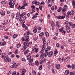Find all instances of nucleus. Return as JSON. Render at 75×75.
I'll use <instances>...</instances> for the list:
<instances>
[{"label": "nucleus", "instance_id": "f257e3e1", "mask_svg": "<svg viewBox=\"0 0 75 75\" xmlns=\"http://www.w3.org/2000/svg\"><path fill=\"white\" fill-rule=\"evenodd\" d=\"M10 2L9 3V5L10 8H14V5L15 4L14 1L12 0H10Z\"/></svg>", "mask_w": 75, "mask_h": 75}, {"label": "nucleus", "instance_id": "f03ea898", "mask_svg": "<svg viewBox=\"0 0 75 75\" xmlns=\"http://www.w3.org/2000/svg\"><path fill=\"white\" fill-rule=\"evenodd\" d=\"M23 45L24 46H23V47L24 49H26L27 48V47H29V43H27V42H25L23 43Z\"/></svg>", "mask_w": 75, "mask_h": 75}, {"label": "nucleus", "instance_id": "7ed1b4c3", "mask_svg": "<svg viewBox=\"0 0 75 75\" xmlns=\"http://www.w3.org/2000/svg\"><path fill=\"white\" fill-rule=\"evenodd\" d=\"M4 60L7 62L8 61L9 62H11V59H8V56H6L4 58Z\"/></svg>", "mask_w": 75, "mask_h": 75}, {"label": "nucleus", "instance_id": "20e7f679", "mask_svg": "<svg viewBox=\"0 0 75 75\" xmlns=\"http://www.w3.org/2000/svg\"><path fill=\"white\" fill-rule=\"evenodd\" d=\"M66 29L67 31V33H69L70 32V27L68 25H66Z\"/></svg>", "mask_w": 75, "mask_h": 75}, {"label": "nucleus", "instance_id": "39448f33", "mask_svg": "<svg viewBox=\"0 0 75 75\" xmlns=\"http://www.w3.org/2000/svg\"><path fill=\"white\" fill-rule=\"evenodd\" d=\"M32 4H36V5H40V3L39 2H37V1H34L32 2Z\"/></svg>", "mask_w": 75, "mask_h": 75}, {"label": "nucleus", "instance_id": "423d86ee", "mask_svg": "<svg viewBox=\"0 0 75 75\" xmlns=\"http://www.w3.org/2000/svg\"><path fill=\"white\" fill-rule=\"evenodd\" d=\"M52 55H53V52L52 51L50 52L48 54L49 57H52Z\"/></svg>", "mask_w": 75, "mask_h": 75}, {"label": "nucleus", "instance_id": "0eeeda50", "mask_svg": "<svg viewBox=\"0 0 75 75\" xmlns=\"http://www.w3.org/2000/svg\"><path fill=\"white\" fill-rule=\"evenodd\" d=\"M25 13L24 12L22 14L20 15L19 18H23V16H24V15H25Z\"/></svg>", "mask_w": 75, "mask_h": 75}, {"label": "nucleus", "instance_id": "6e6552de", "mask_svg": "<svg viewBox=\"0 0 75 75\" xmlns=\"http://www.w3.org/2000/svg\"><path fill=\"white\" fill-rule=\"evenodd\" d=\"M1 16H4L5 15V12L3 11H1Z\"/></svg>", "mask_w": 75, "mask_h": 75}, {"label": "nucleus", "instance_id": "1a4fd4ad", "mask_svg": "<svg viewBox=\"0 0 75 75\" xmlns=\"http://www.w3.org/2000/svg\"><path fill=\"white\" fill-rule=\"evenodd\" d=\"M38 14V13H36V14L32 17L33 19H34V18H36L37 17Z\"/></svg>", "mask_w": 75, "mask_h": 75}, {"label": "nucleus", "instance_id": "9d476101", "mask_svg": "<svg viewBox=\"0 0 75 75\" xmlns=\"http://www.w3.org/2000/svg\"><path fill=\"white\" fill-rule=\"evenodd\" d=\"M18 36V34H14L13 35L12 37L13 39L16 38Z\"/></svg>", "mask_w": 75, "mask_h": 75}, {"label": "nucleus", "instance_id": "9b49d317", "mask_svg": "<svg viewBox=\"0 0 75 75\" xmlns=\"http://www.w3.org/2000/svg\"><path fill=\"white\" fill-rule=\"evenodd\" d=\"M27 60H30L31 58V57L30 55H28L27 56Z\"/></svg>", "mask_w": 75, "mask_h": 75}, {"label": "nucleus", "instance_id": "f8f14e48", "mask_svg": "<svg viewBox=\"0 0 75 75\" xmlns=\"http://www.w3.org/2000/svg\"><path fill=\"white\" fill-rule=\"evenodd\" d=\"M44 58V54H41L40 55V58L41 59H42Z\"/></svg>", "mask_w": 75, "mask_h": 75}, {"label": "nucleus", "instance_id": "ddd939ff", "mask_svg": "<svg viewBox=\"0 0 75 75\" xmlns=\"http://www.w3.org/2000/svg\"><path fill=\"white\" fill-rule=\"evenodd\" d=\"M69 70H67L64 73V74L65 75H68L69 74Z\"/></svg>", "mask_w": 75, "mask_h": 75}, {"label": "nucleus", "instance_id": "4468645a", "mask_svg": "<svg viewBox=\"0 0 75 75\" xmlns=\"http://www.w3.org/2000/svg\"><path fill=\"white\" fill-rule=\"evenodd\" d=\"M58 54V51L57 50H55L54 52V55L55 56L57 55V54Z\"/></svg>", "mask_w": 75, "mask_h": 75}, {"label": "nucleus", "instance_id": "2eb2a0df", "mask_svg": "<svg viewBox=\"0 0 75 75\" xmlns=\"http://www.w3.org/2000/svg\"><path fill=\"white\" fill-rule=\"evenodd\" d=\"M60 64H57L56 66V68L57 69H59L60 68Z\"/></svg>", "mask_w": 75, "mask_h": 75}, {"label": "nucleus", "instance_id": "dca6fc26", "mask_svg": "<svg viewBox=\"0 0 75 75\" xmlns=\"http://www.w3.org/2000/svg\"><path fill=\"white\" fill-rule=\"evenodd\" d=\"M45 36L47 37H49V34L47 32H45Z\"/></svg>", "mask_w": 75, "mask_h": 75}, {"label": "nucleus", "instance_id": "f3484780", "mask_svg": "<svg viewBox=\"0 0 75 75\" xmlns=\"http://www.w3.org/2000/svg\"><path fill=\"white\" fill-rule=\"evenodd\" d=\"M74 14V11H71L70 12V15L72 16V15H73Z\"/></svg>", "mask_w": 75, "mask_h": 75}, {"label": "nucleus", "instance_id": "a211bd4d", "mask_svg": "<svg viewBox=\"0 0 75 75\" xmlns=\"http://www.w3.org/2000/svg\"><path fill=\"white\" fill-rule=\"evenodd\" d=\"M29 36H27L26 38L25 39V40L26 42H28L29 41Z\"/></svg>", "mask_w": 75, "mask_h": 75}, {"label": "nucleus", "instance_id": "6ab92c4d", "mask_svg": "<svg viewBox=\"0 0 75 75\" xmlns=\"http://www.w3.org/2000/svg\"><path fill=\"white\" fill-rule=\"evenodd\" d=\"M35 63L36 65H37V66H38V65H39V63H38V61H36L35 62Z\"/></svg>", "mask_w": 75, "mask_h": 75}, {"label": "nucleus", "instance_id": "aec40b11", "mask_svg": "<svg viewBox=\"0 0 75 75\" xmlns=\"http://www.w3.org/2000/svg\"><path fill=\"white\" fill-rule=\"evenodd\" d=\"M28 51H29V50H26L25 51V52H24V54L25 55H26V54H27V53L28 52Z\"/></svg>", "mask_w": 75, "mask_h": 75}, {"label": "nucleus", "instance_id": "412c9836", "mask_svg": "<svg viewBox=\"0 0 75 75\" xmlns=\"http://www.w3.org/2000/svg\"><path fill=\"white\" fill-rule=\"evenodd\" d=\"M32 73L33 75H37V73H36V72L34 70L32 71Z\"/></svg>", "mask_w": 75, "mask_h": 75}, {"label": "nucleus", "instance_id": "4be33fe9", "mask_svg": "<svg viewBox=\"0 0 75 75\" xmlns=\"http://www.w3.org/2000/svg\"><path fill=\"white\" fill-rule=\"evenodd\" d=\"M15 54H17L18 53V49H16L14 52Z\"/></svg>", "mask_w": 75, "mask_h": 75}, {"label": "nucleus", "instance_id": "5701e85b", "mask_svg": "<svg viewBox=\"0 0 75 75\" xmlns=\"http://www.w3.org/2000/svg\"><path fill=\"white\" fill-rule=\"evenodd\" d=\"M62 10V8L61 7H60L59 9H58L57 10L58 12H60V11H61V10Z\"/></svg>", "mask_w": 75, "mask_h": 75}, {"label": "nucleus", "instance_id": "b1692460", "mask_svg": "<svg viewBox=\"0 0 75 75\" xmlns=\"http://www.w3.org/2000/svg\"><path fill=\"white\" fill-rule=\"evenodd\" d=\"M18 65V64H16V65H13V68L14 69H16L17 67V66Z\"/></svg>", "mask_w": 75, "mask_h": 75}, {"label": "nucleus", "instance_id": "393cba45", "mask_svg": "<svg viewBox=\"0 0 75 75\" xmlns=\"http://www.w3.org/2000/svg\"><path fill=\"white\" fill-rule=\"evenodd\" d=\"M72 6L74 7H75V1H72Z\"/></svg>", "mask_w": 75, "mask_h": 75}, {"label": "nucleus", "instance_id": "a878e982", "mask_svg": "<svg viewBox=\"0 0 75 75\" xmlns=\"http://www.w3.org/2000/svg\"><path fill=\"white\" fill-rule=\"evenodd\" d=\"M51 25L52 27H54V26H55V23L53 21H52V23Z\"/></svg>", "mask_w": 75, "mask_h": 75}, {"label": "nucleus", "instance_id": "bb28decb", "mask_svg": "<svg viewBox=\"0 0 75 75\" xmlns=\"http://www.w3.org/2000/svg\"><path fill=\"white\" fill-rule=\"evenodd\" d=\"M44 33L42 32L40 33L39 35V36L41 37V36H42V35H44Z\"/></svg>", "mask_w": 75, "mask_h": 75}, {"label": "nucleus", "instance_id": "cd10ccee", "mask_svg": "<svg viewBox=\"0 0 75 75\" xmlns=\"http://www.w3.org/2000/svg\"><path fill=\"white\" fill-rule=\"evenodd\" d=\"M42 69V65H41L39 66V69L41 70Z\"/></svg>", "mask_w": 75, "mask_h": 75}, {"label": "nucleus", "instance_id": "c85d7f7f", "mask_svg": "<svg viewBox=\"0 0 75 75\" xmlns=\"http://www.w3.org/2000/svg\"><path fill=\"white\" fill-rule=\"evenodd\" d=\"M44 54V56L45 57H47V56L48 55V53H45Z\"/></svg>", "mask_w": 75, "mask_h": 75}, {"label": "nucleus", "instance_id": "c756f323", "mask_svg": "<svg viewBox=\"0 0 75 75\" xmlns=\"http://www.w3.org/2000/svg\"><path fill=\"white\" fill-rule=\"evenodd\" d=\"M42 50H44L45 48V45H43L42 47Z\"/></svg>", "mask_w": 75, "mask_h": 75}, {"label": "nucleus", "instance_id": "7c9ffc66", "mask_svg": "<svg viewBox=\"0 0 75 75\" xmlns=\"http://www.w3.org/2000/svg\"><path fill=\"white\" fill-rule=\"evenodd\" d=\"M69 57H67V58L65 60V62H67L68 61H69Z\"/></svg>", "mask_w": 75, "mask_h": 75}, {"label": "nucleus", "instance_id": "2f4dec72", "mask_svg": "<svg viewBox=\"0 0 75 75\" xmlns=\"http://www.w3.org/2000/svg\"><path fill=\"white\" fill-rule=\"evenodd\" d=\"M23 6H25V7L26 6H27V3H26L23 2Z\"/></svg>", "mask_w": 75, "mask_h": 75}, {"label": "nucleus", "instance_id": "473e14b6", "mask_svg": "<svg viewBox=\"0 0 75 75\" xmlns=\"http://www.w3.org/2000/svg\"><path fill=\"white\" fill-rule=\"evenodd\" d=\"M71 69H75V66L74 64H72L71 66Z\"/></svg>", "mask_w": 75, "mask_h": 75}, {"label": "nucleus", "instance_id": "72a5a7b5", "mask_svg": "<svg viewBox=\"0 0 75 75\" xmlns=\"http://www.w3.org/2000/svg\"><path fill=\"white\" fill-rule=\"evenodd\" d=\"M16 47L17 48H20L21 47V44H19L17 45Z\"/></svg>", "mask_w": 75, "mask_h": 75}, {"label": "nucleus", "instance_id": "f704fd0d", "mask_svg": "<svg viewBox=\"0 0 75 75\" xmlns=\"http://www.w3.org/2000/svg\"><path fill=\"white\" fill-rule=\"evenodd\" d=\"M20 15V13L19 12H18L17 13L16 16H19Z\"/></svg>", "mask_w": 75, "mask_h": 75}, {"label": "nucleus", "instance_id": "c9c22d12", "mask_svg": "<svg viewBox=\"0 0 75 75\" xmlns=\"http://www.w3.org/2000/svg\"><path fill=\"white\" fill-rule=\"evenodd\" d=\"M35 52H38V49L37 48H35Z\"/></svg>", "mask_w": 75, "mask_h": 75}, {"label": "nucleus", "instance_id": "e433bc0d", "mask_svg": "<svg viewBox=\"0 0 75 75\" xmlns=\"http://www.w3.org/2000/svg\"><path fill=\"white\" fill-rule=\"evenodd\" d=\"M27 35H29L30 34V32L28 30H27L26 31Z\"/></svg>", "mask_w": 75, "mask_h": 75}, {"label": "nucleus", "instance_id": "4c0bfd02", "mask_svg": "<svg viewBox=\"0 0 75 75\" xmlns=\"http://www.w3.org/2000/svg\"><path fill=\"white\" fill-rule=\"evenodd\" d=\"M25 7L24 6H23L21 7V9L22 10H23L24 9H25Z\"/></svg>", "mask_w": 75, "mask_h": 75}, {"label": "nucleus", "instance_id": "58836bf2", "mask_svg": "<svg viewBox=\"0 0 75 75\" xmlns=\"http://www.w3.org/2000/svg\"><path fill=\"white\" fill-rule=\"evenodd\" d=\"M2 58H4V56H5V54L3 53L2 54Z\"/></svg>", "mask_w": 75, "mask_h": 75}, {"label": "nucleus", "instance_id": "ea45409f", "mask_svg": "<svg viewBox=\"0 0 75 75\" xmlns=\"http://www.w3.org/2000/svg\"><path fill=\"white\" fill-rule=\"evenodd\" d=\"M2 24L3 25H7L8 23L7 22H4L2 23Z\"/></svg>", "mask_w": 75, "mask_h": 75}, {"label": "nucleus", "instance_id": "a19ab883", "mask_svg": "<svg viewBox=\"0 0 75 75\" xmlns=\"http://www.w3.org/2000/svg\"><path fill=\"white\" fill-rule=\"evenodd\" d=\"M22 73H24H24H25V72H26V70L25 69H23L22 71Z\"/></svg>", "mask_w": 75, "mask_h": 75}, {"label": "nucleus", "instance_id": "79ce46f5", "mask_svg": "<svg viewBox=\"0 0 75 75\" xmlns=\"http://www.w3.org/2000/svg\"><path fill=\"white\" fill-rule=\"evenodd\" d=\"M69 26L72 27V22H70L69 23Z\"/></svg>", "mask_w": 75, "mask_h": 75}, {"label": "nucleus", "instance_id": "37998d69", "mask_svg": "<svg viewBox=\"0 0 75 75\" xmlns=\"http://www.w3.org/2000/svg\"><path fill=\"white\" fill-rule=\"evenodd\" d=\"M2 4H6V2L4 1H2L1 2Z\"/></svg>", "mask_w": 75, "mask_h": 75}, {"label": "nucleus", "instance_id": "c03bdc74", "mask_svg": "<svg viewBox=\"0 0 75 75\" xmlns=\"http://www.w3.org/2000/svg\"><path fill=\"white\" fill-rule=\"evenodd\" d=\"M26 27H27V26H26V25H25L23 24L22 27H23V28H25Z\"/></svg>", "mask_w": 75, "mask_h": 75}, {"label": "nucleus", "instance_id": "a18cd8bd", "mask_svg": "<svg viewBox=\"0 0 75 75\" xmlns=\"http://www.w3.org/2000/svg\"><path fill=\"white\" fill-rule=\"evenodd\" d=\"M59 32H61L62 31V30H63V28H61L59 29Z\"/></svg>", "mask_w": 75, "mask_h": 75}, {"label": "nucleus", "instance_id": "49530a36", "mask_svg": "<svg viewBox=\"0 0 75 75\" xmlns=\"http://www.w3.org/2000/svg\"><path fill=\"white\" fill-rule=\"evenodd\" d=\"M56 45V47H57V48L59 47V43L57 44Z\"/></svg>", "mask_w": 75, "mask_h": 75}, {"label": "nucleus", "instance_id": "de8ad7c7", "mask_svg": "<svg viewBox=\"0 0 75 75\" xmlns=\"http://www.w3.org/2000/svg\"><path fill=\"white\" fill-rule=\"evenodd\" d=\"M58 19H62L61 16H57Z\"/></svg>", "mask_w": 75, "mask_h": 75}, {"label": "nucleus", "instance_id": "09e8293b", "mask_svg": "<svg viewBox=\"0 0 75 75\" xmlns=\"http://www.w3.org/2000/svg\"><path fill=\"white\" fill-rule=\"evenodd\" d=\"M16 71L13 72L12 73V75H16Z\"/></svg>", "mask_w": 75, "mask_h": 75}, {"label": "nucleus", "instance_id": "8fccbe9b", "mask_svg": "<svg viewBox=\"0 0 75 75\" xmlns=\"http://www.w3.org/2000/svg\"><path fill=\"white\" fill-rule=\"evenodd\" d=\"M22 61H24L25 62L26 61V60L24 58H22L21 59Z\"/></svg>", "mask_w": 75, "mask_h": 75}, {"label": "nucleus", "instance_id": "3c124183", "mask_svg": "<svg viewBox=\"0 0 75 75\" xmlns=\"http://www.w3.org/2000/svg\"><path fill=\"white\" fill-rule=\"evenodd\" d=\"M65 24H66V25H68V24H69V22L68 21H66V22H65Z\"/></svg>", "mask_w": 75, "mask_h": 75}, {"label": "nucleus", "instance_id": "603ef678", "mask_svg": "<svg viewBox=\"0 0 75 75\" xmlns=\"http://www.w3.org/2000/svg\"><path fill=\"white\" fill-rule=\"evenodd\" d=\"M6 42L5 41H4L3 42H2V44L3 45H6Z\"/></svg>", "mask_w": 75, "mask_h": 75}, {"label": "nucleus", "instance_id": "864d4df0", "mask_svg": "<svg viewBox=\"0 0 75 75\" xmlns=\"http://www.w3.org/2000/svg\"><path fill=\"white\" fill-rule=\"evenodd\" d=\"M70 75H75V73L74 72H71L70 73Z\"/></svg>", "mask_w": 75, "mask_h": 75}, {"label": "nucleus", "instance_id": "5fc2aeb1", "mask_svg": "<svg viewBox=\"0 0 75 75\" xmlns=\"http://www.w3.org/2000/svg\"><path fill=\"white\" fill-rule=\"evenodd\" d=\"M56 25L57 27H59V25L58 24V22H56Z\"/></svg>", "mask_w": 75, "mask_h": 75}, {"label": "nucleus", "instance_id": "6e6d98bb", "mask_svg": "<svg viewBox=\"0 0 75 75\" xmlns=\"http://www.w3.org/2000/svg\"><path fill=\"white\" fill-rule=\"evenodd\" d=\"M4 37L5 38H6V39H8V36H5Z\"/></svg>", "mask_w": 75, "mask_h": 75}, {"label": "nucleus", "instance_id": "4d7b16f0", "mask_svg": "<svg viewBox=\"0 0 75 75\" xmlns=\"http://www.w3.org/2000/svg\"><path fill=\"white\" fill-rule=\"evenodd\" d=\"M43 43L44 44H45L47 43V42H46V41L44 40H43Z\"/></svg>", "mask_w": 75, "mask_h": 75}, {"label": "nucleus", "instance_id": "13d9d810", "mask_svg": "<svg viewBox=\"0 0 75 75\" xmlns=\"http://www.w3.org/2000/svg\"><path fill=\"white\" fill-rule=\"evenodd\" d=\"M67 5H65L64 6V9H67Z\"/></svg>", "mask_w": 75, "mask_h": 75}, {"label": "nucleus", "instance_id": "bf43d9fd", "mask_svg": "<svg viewBox=\"0 0 75 75\" xmlns=\"http://www.w3.org/2000/svg\"><path fill=\"white\" fill-rule=\"evenodd\" d=\"M47 65H50L51 64V62L49 61H48L47 62Z\"/></svg>", "mask_w": 75, "mask_h": 75}, {"label": "nucleus", "instance_id": "052dcab7", "mask_svg": "<svg viewBox=\"0 0 75 75\" xmlns=\"http://www.w3.org/2000/svg\"><path fill=\"white\" fill-rule=\"evenodd\" d=\"M35 50V48L34 47H33L32 48V50L33 52H34V50Z\"/></svg>", "mask_w": 75, "mask_h": 75}, {"label": "nucleus", "instance_id": "680f3d73", "mask_svg": "<svg viewBox=\"0 0 75 75\" xmlns=\"http://www.w3.org/2000/svg\"><path fill=\"white\" fill-rule=\"evenodd\" d=\"M44 62H43V60H40V64H41L43 63Z\"/></svg>", "mask_w": 75, "mask_h": 75}, {"label": "nucleus", "instance_id": "e2e57ef3", "mask_svg": "<svg viewBox=\"0 0 75 75\" xmlns=\"http://www.w3.org/2000/svg\"><path fill=\"white\" fill-rule=\"evenodd\" d=\"M47 48L48 50H50V49H51V47L50 46H48Z\"/></svg>", "mask_w": 75, "mask_h": 75}, {"label": "nucleus", "instance_id": "0e129e2a", "mask_svg": "<svg viewBox=\"0 0 75 75\" xmlns=\"http://www.w3.org/2000/svg\"><path fill=\"white\" fill-rule=\"evenodd\" d=\"M39 9L40 10H42V6H39Z\"/></svg>", "mask_w": 75, "mask_h": 75}, {"label": "nucleus", "instance_id": "69168bd1", "mask_svg": "<svg viewBox=\"0 0 75 75\" xmlns=\"http://www.w3.org/2000/svg\"><path fill=\"white\" fill-rule=\"evenodd\" d=\"M14 15H15L14 13H12V18H14Z\"/></svg>", "mask_w": 75, "mask_h": 75}, {"label": "nucleus", "instance_id": "338daca9", "mask_svg": "<svg viewBox=\"0 0 75 75\" xmlns=\"http://www.w3.org/2000/svg\"><path fill=\"white\" fill-rule=\"evenodd\" d=\"M67 66L69 68H71V65H70L68 64Z\"/></svg>", "mask_w": 75, "mask_h": 75}, {"label": "nucleus", "instance_id": "774afa93", "mask_svg": "<svg viewBox=\"0 0 75 75\" xmlns=\"http://www.w3.org/2000/svg\"><path fill=\"white\" fill-rule=\"evenodd\" d=\"M37 30H35L34 29L33 30V32H34V33H37Z\"/></svg>", "mask_w": 75, "mask_h": 75}]
</instances>
